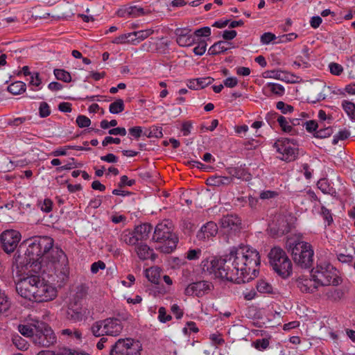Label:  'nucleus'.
<instances>
[{"mask_svg": "<svg viewBox=\"0 0 355 355\" xmlns=\"http://www.w3.org/2000/svg\"><path fill=\"white\" fill-rule=\"evenodd\" d=\"M260 262V255L256 249L240 245L232 248L223 259L212 257L204 260L202 266L204 271L216 277L241 284L249 282L258 275Z\"/></svg>", "mask_w": 355, "mask_h": 355, "instance_id": "nucleus-1", "label": "nucleus"}, {"mask_svg": "<svg viewBox=\"0 0 355 355\" xmlns=\"http://www.w3.org/2000/svg\"><path fill=\"white\" fill-rule=\"evenodd\" d=\"M152 241L159 244L156 249L166 254L171 253L177 247L178 237L173 231L171 221L164 220L155 227Z\"/></svg>", "mask_w": 355, "mask_h": 355, "instance_id": "nucleus-2", "label": "nucleus"}, {"mask_svg": "<svg viewBox=\"0 0 355 355\" xmlns=\"http://www.w3.org/2000/svg\"><path fill=\"white\" fill-rule=\"evenodd\" d=\"M288 250L297 265L302 268L311 267L314 251L309 243L300 239H290L288 241Z\"/></svg>", "mask_w": 355, "mask_h": 355, "instance_id": "nucleus-3", "label": "nucleus"}, {"mask_svg": "<svg viewBox=\"0 0 355 355\" xmlns=\"http://www.w3.org/2000/svg\"><path fill=\"white\" fill-rule=\"evenodd\" d=\"M269 263L273 270L282 278H287L292 273V263L282 248L274 247L268 254Z\"/></svg>", "mask_w": 355, "mask_h": 355, "instance_id": "nucleus-4", "label": "nucleus"}, {"mask_svg": "<svg viewBox=\"0 0 355 355\" xmlns=\"http://www.w3.org/2000/svg\"><path fill=\"white\" fill-rule=\"evenodd\" d=\"M311 277L315 278L318 285L325 286H338L340 279L337 275L335 268L329 263H320L311 271Z\"/></svg>", "mask_w": 355, "mask_h": 355, "instance_id": "nucleus-5", "label": "nucleus"}, {"mask_svg": "<svg viewBox=\"0 0 355 355\" xmlns=\"http://www.w3.org/2000/svg\"><path fill=\"white\" fill-rule=\"evenodd\" d=\"M44 279L40 275H31L21 279L16 284V291L22 297L33 300L44 284Z\"/></svg>", "mask_w": 355, "mask_h": 355, "instance_id": "nucleus-6", "label": "nucleus"}, {"mask_svg": "<svg viewBox=\"0 0 355 355\" xmlns=\"http://www.w3.org/2000/svg\"><path fill=\"white\" fill-rule=\"evenodd\" d=\"M123 328L121 321L116 318H108L95 322L91 327V331L96 337L104 335L110 336H119Z\"/></svg>", "mask_w": 355, "mask_h": 355, "instance_id": "nucleus-7", "label": "nucleus"}, {"mask_svg": "<svg viewBox=\"0 0 355 355\" xmlns=\"http://www.w3.org/2000/svg\"><path fill=\"white\" fill-rule=\"evenodd\" d=\"M143 349L141 343L133 338H119L110 350V355H141Z\"/></svg>", "mask_w": 355, "mask_h": 355, "instance_id": "nucleus-8", "label": "nucleus"}, {"mask_svg": "<svg viewBox=\"0 0 355 355\" xmlns=\"http://www.w3.org/2000/svg\"><path fill=\"white\" fill-rule=\"evenodd\" d=\"M57 338L53 329L46 323L37 322L35 324V334L33 342L40 347H49L54 345Z\"/></svg>", "mask_w": 355, "mask_h": 355, "instance_id": "nucleus-9", "label": "nucleus"}, {"mask_svg": "<svg viewBox=\"0 0 355 355\" xmlns=\"http://www.w3.org/2000/svg\"><path fill=\"white\" fill-rule=\"evenodd\" d=\"M55 257H52V262L55 264V270L57 277V282L61 286L68 279L69 268L67 267V258L64 252L60 248L53 250Z\"/></svg>", "mask_w": 355, "mask_h": 355, "instance_id": "nucleus-10", "label": "nucleus"}, {"mask_svg": "<svg viewBox=\"0 0 355 355\" xmlns=\"http://www.w3.org/2000/svg\"><path fill=\"white\" fill-rule=\"evenodd\" d=\"M273 147L282 155L281 159L286 162L295 160L298 154L296 145L288 139H278Z\"/></svg>", "mask_w": 355, "mask_h": 355, "instance_id": "nucleus-11", "label": "nucleus"}, {"mask_svg": "<svg viewBox=\"0 0 355 355\" xmlns=\"http://www.w3.org/2000/svg\"><path fill=\"white\" fill-rule=\"evenodd\" d=\"M21 234L15 230H7L0 235V241L3 250L7 253L14 252L21 240Z\"/></svg>", "mask_w": 355, "mask_h": 355, "instance_id": "nucleus-12", "label": "nucleus"}, {"mask_svg": "<svg viewBox=\"0 0 355 355\" xmlns=\"http://www.w3.org/2000/svg\"><path fill=\"white\" fill-rule=\"evenodd\" d=\"M222 231L228 235L234 234L241 229V220L236 215L224 216L220 220Z\"/></svg>", "mask_w": 355, "mask_h": 355, "instance_id": "nucleus-13", "label": "nucleus"}, {"mask_svg": "<svg viewBox=\"0 0 355 355\" xmlns=\"http://www.w3.org/2000/svg\"><path fill=\"white\" fill-rule=\"evenodd\" d=\"M213 288L211 283L199 281L189 284L184 289V295L192 297H202L208 293Z\"/></svg>", "mask_w": 355, "mask_h": 355, "instance_id": "nucleus-14", "label": "nucleus"}, {"mask_svg": "<svg viewBox=\"0 0 355 355\" xmlns=\"http://www.w3.org/2000/svg\"><path fill=\"white\" fill-rule=\"evenodd\" d=\"M56 296L57 290L55 287L48 281L44 280V284L41 288H39V291L32 301L37 302H49L55 299Z\"/></svg>", "mask_w": 355, "mask_h": 355, "instance_id": "nucleus-15", "label": "nucleus"}, {"mask_svg": "<svg viewBox=\"0 0 355 355\" xmlns=\"http://www.w3.org/2000/svg\"><path fill=\"white\" fill-rule=\"evenodd\" d=\"M35 242L37 243L39 248L41 249V251L44 257L49 258V254H51V258L54 256L55 257V254L53 252V250L55 248H58V247L53 248V239L50 236H35L34 237Z\"/></svg>", "mask_w": 355, "mask_h": 355, "instance_id": "nucleus-16", "label": "nucleus"}, {"mask_svg": "<svg viewBox=\"0 0 355 355\" xmlns=\"http://www.w3.org/2000/svg\"><path fill=\"white\" fill-rule=\"evenodd\" d=\"M28 242V245L26 254L28 257L29 261L32 262L33 264L36 262H38L40 264H41L45 257H44L41 249L39 248L37 243L35 242L34 237L29 239Z\"/></svg>", "mask_w": 355, "mask_h": 355, "instance_id": "nucleus-17", "label": "nucleus"}, {"mask_svg": "<svg viewBox=\"0 0 355 355\" xmlns=\"http://www.w3.org/2000/svg\"><path fill=\"white\" fill-rule=\"evenodd\" d=\"M295 284L301 292L306 293H314L319 286L313 277H300L296 279Z\"/></svg>", "mask_w": 355, "mask_h": 355, "instance_id": "nucleus-18", "label": "nucleus"}, {"mask_svg": "<svg viewBox=\"0 0 355 355\" xmlns=\"http://www.w3.org/2000/svg\"><path fill=\"white\" fill-rule=\"evenodd\" d=\"M135 252L141 261H146L149 259L154 261L157 258V255L154 252L153 249L142 242L138 243V244L136 245Z\"/></svg>", "mask_w": 355, "mask_h": 355, "instance_id": "nucleus-19", "label": "nucleus"}, {"mask_svg": "<svg viewBox=\"0 0 355 355\" xmlns=\"http://www.w3.org/2000/svg\"><path fill=\"white\" fill-rule=\"evenodd\" d=\"M218 228L216 223L213 221L207 222L198 232L197 238L198 240L205 241L215 236L218 233Z\"/></svg>", "mask_w": 355, "mask_h": 355, "instance_id": "nucleus-20", "label": "nucleus"}, {"mask_svg": "<svg viewBox=\"0 0 355 355\" xmlns=\"http://www.w3.org/2000/svg\"><path fill=\"white\" fill-rule=\"evenodd\" d=\"M226 171L229 175L228 177L232 178V182L234 178L244 181H249L252 178L251 174L244 166H242L237 167H229Z\"/></svg>", "mask_w": 355, "mask_h": 355, "instance_id": "nucleus-21", "label": "nucleus"}, {"mask_svg": "<svg viewBox=\"0 0 355 355\" xmlns=\"http://www.w3.org/2000/svg\"><path fill=\"white\" fill-rule=\"evenodd\" d=\"M146 13L143 8L137 6L125 7L118 11V15L121 17H138Z\"/></svg>", "mask_w": 355, "mask_h": 355, "instance_id": "nucleus-22", "label": "nucleus"}, {"mask_svg": "<svg viewBox=\"0 0 355 355\" xmlns=\"http://www.w3.org/2000/svg\"><path fill=\"white\" fill-rule=\"evenodd\" d=\"M206 183L211 187L227 186L232 183V178L223 175H214L207 179Z\"/></svg>", "mask_w": 355, "mask_h": 355, "instance_id": "nucleus-23", "label": "nucleus"}, {"mask_svg": "<svg viewBox=\"0 0 355 355\" xmlns=\"http://www.w3.org/2000/svg\"><path fill=\"white\" fill-rule=\"evenodd\" d=\"M153 230L151 225L148 223H144L137 226L134 232L136 236L138 238L139 241L142 242L143 241L147 240L149 237V234Z\"/></svg>", "mask_w": 355, "mask_h": 355, "instance_id": "nucleus-24", "label": "nucleus"}, {"mask_svg": "<svg viewBox=\"0 0 355 355\" xmlns=\"http://www.w3.org/2000/svg\"><path fill=\"white\" fill-rule=\"evenodd\" d=\"M231 43L225 41H219L214 43L208 50L209 55H217L227 51L231 48Z\"/></svg>", "mask_w": 355, "mask_h": 355, "instance_id": "nucleus-25", "label": "nucleus"}, {"mask_svg": "<svg viewBox=\"0 0 355 355\" xmlns=\"http://www.w3.org/2000/svg\"><path fill=\"white\" fill-rule=\"evenodd\" d=\"M119 240L128 245H135V247L139 243L138 238L136 236L135 232L129 230H125L121 232Z\"/></svg>", "mask_w": 355, "mask_h": 355, "instance_id": "nucleus-26", "label": "nucleus"}, {"mask_svg": "<svg viewBox=\"0 0 355 355\" xmlns=\"http://www.w3.org/2000/svg\"><path fill=\"white\" fill-rule=\"evenodd\" d=\"M263 91L268 95L273 94L279 96H283L285 92L284 87L282 85L274 83H268L263 87Z\"/></svg>", "mask_w": 355, "mask_h": 355, "instance_id": "nucleus-27", "label": "nucleus"}, {"mask_svg": "<svg viewBox=\"0 0 355 355\" xmlns=\"http://www.w3.org/2000/svg\"><path fill=\"white\" fill-rule=\"evenodd\" d=\"M318 188L324 193L335 196L336 194V189L331 186L329 181L325 179H320L317 183Z\"/></svg>", "mask_w": 355, "mask_h": 355, "instance_id": "nucleus-28", "label": "nucleus"}, {"mask_svg": "<svg viewBox=\"0 0 355 355\" xmlns=\"http://www.w3.org/2000/svg\"><path fill=\"white\" fill-rule=\"evenodd\" d=\"M146 277L148 279L155 284H158L160 278V269L158 267H150L146 270Z\"/></svg>", "mask_w": 355, "mask_h": 355, "instance_id": "nucleus-29", "label": "nucleus"}, {"mask_svg": "<svg viewBox=\"0 0 355 355\" xmlns=\"http://www.w3.org/2000/svg\"><path fill=\"white\" fill-rule=\"evenodd\" d=\"M278 123L283 132L291 135H294L295 133V130L291 123L290 119L284 116H279L278 117Z\"/></svg>", "mask_w": 355, "mask_h": 355, "instance_id": "nucleus-30", "label": "nucleus"}, {"mask_svg": "<svg viewBox=\"0 0 355 355\" xmlns=\"http://www.w3.org/2000/svg\"><path fill=\"white\" fill-rule=\"evenodd\" d=\"M26 85L22 81H15L8 87V91L14 94L18 95L26 91Z\"/></svg>", "mask_w": 355, "mask_h": 355, "instance_id": "nucleus-31", "label": "nucleus"}, {"mask_svg": "<svg viewBox=\"0 0 355 355\" xmlns=\"http://www.w3.org/2000/svg\"><path fill=\"white\" fill-rule=\"evenodd\" d=\"M341 106L348 117L355 121V104L347 100H343Z\"/></svg>", "mask_w": 355, "mask_h": 355, "instance_id": "nucleus-32", "label": "nucleus"}, {"mask_svg": "<svg viewBox=\"0 0 355 355\" xmlns=\"http://www.w3.org/2000/svg\"><path fill=\"white\" fill-rule=\"evenodd\" d=\"M123 101L121 98L116 100L109 106V111L112 114H119L124 110Z\"/></svg>", "mask_w": 355, "mask_h": 355, "instance_id": "nucleus-33", "label": "nucleus"}, {"mask_svg": "<svg viewBox=\"0 0 355 355\" xmlns=\"http://www.w3.org/2000/svg\"><path fill=\"white\" fill-rule=\"evenodd\" d=\"M10 303L4 291L0 288V313H3L8 311Z\"/></svg>", "mask_w": 355, "mask_h": 355, "instance_id": "nucleus-34", "label": "nucleus"}, {"mask_svg": "<svg viewBox=\"0 0 355 355\" xmlns=\"http://www.w3.org/2000/svg\"><path fill=\"white\" fill-rule=\"evenodd\" d=\"M53 73L58 80H62L65 83H69L71 80L70 73L64 69H55Z\"/></svg>", "mask_w": 355, "mask_h": 355, "instance_id": "nucleus-35", "label": "nucleus"}, {"mask_svg": "<svg viewBox=\"0 0 355 355\" xmlns=\"http://www.w3.org/2000/svg\"><path fill=\"white\" fill-rule=\"evenodd\" d=\"M176 42L180 46H189L196 42V38L195 36L191 33L187 36L176 38Z\"/></svg>", "mask_w": 355, "mask_h": 355, "instance_id": "nucleus-36", "label": "nucleus"}, {"mask_svg": "<svg viewBox=\"0 0 355 355\" xmlns=\"http://www.w3.org/2000/svg\"><path fill=\"white\" fill-rule=\"evenodd\" d=\"M257 289L261 293H271L272 292V285L263 279L257 282Z\"/></svg>", "mask_w": 355, "mask_h": 355, "instance_id": "nucleus-37", "label": "nucleus"}, {"mask_svg": "<svg viewBox=\"0 0 355 355\" xmlns=\"http://www.w3.org/2000/svg\"><path fill=\"white\" fill-rule=\"evenodd\" d=\"M67 316L70 320L74 322H78L83 320L84 314L78 309H73L72 308H69L67 311Z\"/></svg>", "mask_w": 355, "mask_h": 355, "instance_id": "nucleus-38", "label": "nucleus"}, {"mask_svg": "<svg viewBox=\"0 0 355 355\" xmlns=\"http://www.w3.org/2000/svg\"><path fill=\"white\" fill-rule=\"evenodd\" d=\"M144 135L149 138H161L163 136L162 128L159 126H153L149 130H146Z\"/></svg>", "mask_w": 355, "mask_h": 355, "instance_id": "nucleus-39", "label": "nucleus"}, {"mask_svg": "<svg viewBox=\"0 0 355 355\" xmlns=\"http://www.w3.org/2000/svg\"><path fill=\"white\" fill-rule=\"evenodd\" d=\"M18 331L24 336L31 337L33 340V335L35 334V327L33 328L29 324H19L18 326Z\"/></svg>", "mask_w": 355, "mask_h": 355, "instance_id": "nucleus-40", "label": "nucleus"}, {"mask_svg": "<svg viewBox=\"0 0 355 355\" xmlns=\"http://www.w3.org/2000/svg\"><path fill=\"white\" fill-rule=\"evenodd\" d=\"M37 205L42 211L49 213L52 210L53 202L49 198H46L43 200H39Z\"/></svg>", "mask_w": 355, "mask_h": 355, "instance_id": "nucleus-41", "label": "nucleus"}, {"mask_svg": "<svg viewBox=\"0 0 355 355\" xmlns=\"http://www.w3.org/2000/svg\"><path fill=\"white\" fill-rule=\"evenodd\" d=\"M332 133L333 130L331 127H320L317 131H315L313 136L316 138L324 139L329 137Z\"/></svg>", "mask_w": 355, "mask_h": 355, "instance_id": "nucleus-42", "label": "nucleus"}, {"mask_svg": "<svg viewBox=\"0 0 355 355\" xmlns=\"http://www.w3.org/2000/svg\"><path fill=\"white\" fill-rule=\"evenodd\" d=\"M12 343L15 346L20 350H25L28 348V345L27 341L19 335L12 337Z\"/></svg>", "mask_w": 355, "mask_h": 355, "instance_id": "nucleus-43", "label": "nucleus"}, {"mask_svg": "<svg viewBox=\"0 0 355 355\" xmlns=\"http://www.w3.org/2000/svg\"><path fill=\"white\" fill-rule=\"evenodd\" d=\"M135 35L137 37L138 44L141 41L144 40L150 35H153L154 33V30L152 28H148L146 30H141L138 31H135Z\"/></svg>", "mask_w": 355, "mask_h": 355, "instance_id": "nucleus-44", "label": "nucleus"}, {"mask_svg": "<svg viewBox=\"0 0 355 355\" xmlns=\"http://www.w3.org/2000/svg\"><path fill=\"white\" fill-rule=\"evenodd\" d=\"M302 125L305 127L307 132L313 134L320 127V125L315 120L302 121Z\"/></svg>", "mask_w": 355, "mask_h": 355, "instance_id": "nucleus-45", "label": "nucleus"}, {"mask_svg": "<svg viewBox=\"0 0 355 355\" xmlns=\"http://www.w3.org/2000/svg\"><path fill=\"white\" fill-rule=\"evenodd\" d=\"M42 80L40 78V75L37 72H34L31 76V80L29 81V85L34 86L36 89L33 90L37 91L41 89Z\"/></svg>", "mask_w": 355, "mask_h": 355, "instance_id": "nucleus-46", "label": "nucleus"}, {"mask_svg": "<svg viewBox=\"0 0 355 355\" xmlns=\"http://www.w3.org/2000/svg\"><path fill=\"white\" fill-rule=\"evenodd\" d=\"M202 254V250L199 248L189 249L185 255V257L189 261L198 260Z\"/></svg>", "mask_w": 355, "mask_h": 355, "instance_id": "nucleus-47", "label": "nucleus"}, {"mask_svg": "<svg viewBox=\"0 0 355 355\" xmlns=\"http://www.w3.org/2000/svg\"><path fill=\"white\" fill-rule=\"evenodd\" d=\"M350 135V132L347 130H343L339 131L337 134L334 136L332 144L336 145L340 140H345L347 139Z\"/></svg>", "mask_w": 355, "mask_h": 355, "instance_id": "nucleus-48", "label": "nucleus"}, {"mask_svg": "<svg viewBox=\"0 0 355 355\" xmlns=\"http://www.w3.org/2000/svg\"><path fill=\"white\" fill-rule=\"evenodd\" d=\"M330 73L334 76H340L343 72V67L341 64L336 62H331L329 64Z\"/></svg>", "mask_w": 355, "mask_h": 355, "instance_id": "nucleus-49", "label": "nucleus"}, {"mask_svg": "<svg viewBox=\"0 0 355 355\" xmlns=\"http://www.w3.org/2000/svg\"><path fill=\"white\" fill-rule=\"evenodd\" d=\"M207 43L205 40H200L198 45L193 49V53L197 55H202L207 49Z\"/></svg>", "mask_w": 355, "mask_h": 355, "instance_id": "nucleus-50", "label": "nucleus"}, {"mask_svg": "<svg viewBox=\"0 0 355 355\" xmlns=\"http://www.w3.org/2000/svg\"><path fill=\"white\" fill-rule=\"evenodd\" d=\"M76 123L79 128H87L91 124V120L84 115H79L76 118Z\"/></svg>", "mask_w": 355, "mask_h": 355, "instance_id": "nucleus-51", "label": "nucleus"}, {"mask_svg": "<svg viewBox=\"0 0 355 355\" xmlns=\"http://www.w3.org/2000/svg\"><path fill=\"white\" fill-rule=\"evenodd\" d=\"M40 116L42 118L46 117L50 115V107L46 102H42L39 107Z\"/></svg>", "mask_w": 355, "mask_h": 355, "instance_id": "nucleus-52", "label": "nucleus"}, {"mask_svg": "<svg viewBox=\"0 0 355 355\" xmlns=\"http://www.w3.org/2000/svg\"><path fill=\"white\" fill-rule=\"evenodd\" d=\"M277 108L280 110L283 114H287L293 111V107L284 103L282 101H279L276 105Z\"/></svg>", "mask_w": 355, "mask_h": 355, "instance_id": "nucleus-53", "label": "nucleus"}, {"mask_svg": "<svg viewBox=\"0 0 355 355\" xmlns=\"http://www.w3.org/2000/svg\"><path fill=\"white\" fill-rule=\"evenodd\" d=\"M278 196V193L275 191H263L259 194V198L261 200H269L276 198Z\"/></svg>", "mask_w": 355, "mask_h": 355, "instance_id": "nucleus-54", "label": "nucleus"}, {"mask_svg": "<svg viewBox=\"0 0 355 355\" xmlns=\"http://www.w3.org/2000/svg\"><path fill=\"white\" fill-rule=\"evenodd\" d=\"M268 73V76L266 77L270 78H275L277 80H284L285 78V73L284 71L280 70H272L267 72Z\"/></svg>", "mask_w": 355, "mask_h": 355, "instance_id": "nucleus-55", "label": "nucleus"}, {"mask_svg": "<svg viewBox=\"0 0 355 355\" xmlns=\"http://www.w3.org/2000/svg\"><path fill=\"white\" fill-rule=\"evenodd\" d=\"M275 39H276V36L275 34L268 32V33H263L261 36V42L263 44H268L269 43H270Z\"/></svg>", "mask_w": 355, "mask_h": 355, "instance_id": "nucleus-56", "label": "nucleus"}, {"mask_svg": "<svg viewBox=\"0 0 355 355\" xmlns=\"http://www.w3.org/2000/svg\"><path fill=\"white\" fill-rule=\"evenodd\" d=\"M282 116L276 112H269L266 115V120L267 122L272 125L275 121L278 122V117Z\"/></svg>", "mask_w": 355, "mask_h": 355, "instance_id": "nucleus-57", "label": "nucleus"}, {"mask_svg": "<svg viewBox=\"0 0 355 355\" xmlns=\"http://www.w3.org/2000/svg\"><path fill=\"white\" fill-rule=\"evenodd\" d=\"M211 35V29L208 26L197 29L194 32V36L196 37H208Z\"/></svg>", "mask_w": 355, "mask_h": 355, "instance_id": "nucleus-58", "label": "nucleus"}, {"mask_svg": "<svg viewBox=\"0 0 355 355\" xmlns=\"http://www.w3.org/2000/svg\"><path fill=\"white\" fill-rule=\"evenodd\" d=\"M158 319L161 322H166L171 320V316L166 314V311L164 307H160L158 311Z\"/></svg>", "mask_w": 355, "mask_h": 355, "instance_id": "nucleus-59", "label": "nucleus"}, {"mask_svg": "<svg viewBox=\"0 0 355 355\" xmlns=\"http://www.w3.org/2000/svg\"><path fill=\"white\" fill-rule=\"evenodd\" d=\"M321 214L325 221H327L328 225H329L333 222L331 211L324 206H322L321 208Z\"/></svg>", "mask_w": 355, "mask_h": 355, "instance_id": "nucleus-60", "label": "nucleus"}, {"mask_svg": "<svg viewBox=\"0 0 355 355\" xmlns=\"http://www.w3.org/2000/svg\"><path fill=\"white\" fill-rule=\"evenodd\" d=\"M209 339L212 341L214 344L217 345H222L225 343V340L223 338L221 334L218 333L210 334Z\"/></svg>", "mask_w": 355, "mask_h": 355, "instance_id": "nucleus-61", "label": "nucleus"}, {"mask_svg": "<svg viewBox=\"0 0 355 355\" xmlns=\"http://www.w3.org/2000/svg\"><path fill=\"white\" fill-rule=\"evenodd\" d=\"M105 268V263L102 261H98L94 262L91 266V272L93 274H96L99 270H103Z\"/></svg>", "mask_w": 355, "mask_h": 355, "instance_id": "nucleus-62", "label": "nucleus"}, {"mask_svg": "<svg viewBox=\"0 0 355 355\" xmlns=\"http://www.w3.org/2000/svg\"><path fill=\"white\" fill-rule=\"evenodd\" d=\"M198 83L200 86V89H202L206 86L211 84L214 81V78L211 77H202L197 78Z\"/></svg>", "mask_w": 355, "mask_h": 355, "instance_id": "nucleus-63", "label": "nucleus"}, {"mask_svg": "<svg viewBox=\"0 0 355 355\" xmlns=\"http://www.w3.org/2000/svg\"><path fill=\"white\" fill-rule=\"evenodd\" d=\"M135 184V180H130L128 176L126 175H122L120 178V182L119 183V187H123L125 186H129L131 187Z\"/></svg>", "mask_w": 355, "mask_h": 355, "instance_id": "nucleus-64", "label": "nucleus"}]
</instances>
